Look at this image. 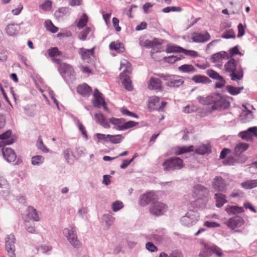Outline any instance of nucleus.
<instances>
[{
    "label": "nucleus",
    "instance_id": "f257e3e1",
    "mask_svg": "<svg viewBox=\"0 0 257 257\" xmlns=\"http://www.w3.org/2000/svg\"><path fill=\"white\" fill-rule=\"evenodd\" d=\"M197 100L203 105H212V110L227 109L230 106V102L219 93H212L207 97L198 96Z\"/></svg>",
    "mask_w": 257,
    "mask_h": 257
},
{
    "label": "nucleus",
    "instance_id": "f03ea898",
    "mask_svg": "<svg viewBox=\"0 0 257 257\" xmlns=\"http://www.w3.org/2000/svg\"><path fill=\"white\" fill-rule=\"evenodd\" d=\"M228 61L224 64V70L229 73L232 81H238L243 77V71L239 61L234 58L228 59Z\"/></svg>",
    "mask_w": 257,
    "mask_h": 257
},
{
    "label": "nucleus",
    "instance_id": "7ed1b4c3",
    "mask_svg": "<svg viewBox=\"0 0 257 257\" xmlns=\"http://www.w3.org/2000/svg\"><path fill=\"white\" fill-rule=\"evenodd\" d=\"M162 165L163 170L166 173L180 170L184 166L183 160L177 157H172L166 159Z\"/></svg>",
    "mask_w": 257,
    "mask_h": 257
},
{
    "label": "nucleus",
    "instance_id": "20e7f679",
    "mask_svg": "<svg viewBox=\"0 0 257 257\" xmlns=\"http://www.w3.org/2000/svg\"><path fill=\"white\" fill-rule=\"evenodd\" d=\"M155 75L166 81V85L169 87H179L184 83L183 78L179 75L163 73H158Z\"/></svg>",
    "mask_w": 257,
    "mask_h": 257
},
{
    "label": "nucleus",
    "instance_id": "39448f33",
    "mask_svg": "<svg viewBox=\"0 0 257 257\" xmlns=\"http://www.w3.org/2000/svg\"><path fill=\"white\" fill-rule=\"evenodd\" d=\"M58 71L68 84L73 83L75 80V72L71 66L66 63L61 64Z\"/></svg>",
    "mask_w": 257,
    "mask_h": 257
},
{
    "label": "nucleus",
    "instance_id": "423d86ee",
    "mask_svg": "<svg viewBox=\"0 0 257 257\" xmlns=\"http://www.w3.org/2000/svg\"><path fill=\"white\" fill-rule=\"evenodd\" d=\"M64 236L69 243L74 247L78 248L81 246V242L78 239L76 229L75 226L65 228L63 230Z\"/></svg>",
    "mask_w": 257,
    "mask_h": 257
},
{
    "label": "nucleus",
    "instance_id": "0eeeda50",
    "mask_svg": "<svg viewBox=\"0 0 257 257\" xmlns=\"http://www.w3.org/2000/svg\"><path fill=\"white\" fill-rule=\"evenodd\" d=\"M199 214L196 211L190 210L180 219V222L182 225L186 226H190L194 225L199 219Z\"/></svg>",
    "mask_w": 257,
    "mask_h": 257
},
{
    "label": "nucleus",
    "instance_id": "6e6552de",
    "mask_svg": "<svg viewBox=\"0 0 257 257\" xmlns=\"http://www.w3.org/2000/svg\"><path fill=\"white\" fill-rule=\"evenodd\" d=\"M5 247L10 257H16L15 243L16 238L14 234L7 235L5 238Z\"/></svg>",
    "mask_w": 257,
    "mask_h": 257
},
{
    "label": "nucleus",
    "instance_id": "1a4fd4ad",
    "mask_svg": "<svg viewBox=\"0 0 257 257\" xmlns=\"http://www.w3.org/2000/svg\"><path fill=\"white\" fill-rule=\"evenodd\" d=\"M167 206L161 202H156L152 203L150 207V212L151 214L159 216L163 215L167 210Z\"/></svg>",
    "mask_w": 257,
    "mask_h": 257
},
{
    "label": "nucleus",
    "instance_id": "9d476101",
    "mask_svg": "<svg viewBox=\"0 0 257 257\" xmlns=\"http://www.w3.org/2000/svg\"><path fill=\"white\" fill-rule=\"evenodd\" d=\"M2 154L4 159L8 163H14V164H17L16 161L17 155L14 150L10 148L6 147L5 146L1 147Z\"/></svg>",
    "mask_w": 257,
    "mask_h": 257
},
{
    "label": "nucleus",
    "instance_id": "9b49d317",
    "mask_svg": "<svg viewBox=\"0 0 257 257\" xmlns=\"http://www.w3.org/2000/svg\"><path fill=\"white\" fill-rule=\"evenodd\" d=\"M212 187L218 193H225L226 191L227 184L222 177L216 176L212 182Z\"/></svg>",
    "mask_w": 257,
    "mask_h": 257
},
{
    "label": "nucleus",
    "instance_id": "f8f14e48",
    "mask_svg": "<svg viewBox=\"0 0 257 257\" xmlns=\"http://www.w3.org/2000/svg\"><path fill=\"white\" fill-rule=\"evenodd\" d=\"M244 221L243 219L238 216L235 215L229 218L226 222L225 224L230 228L233 229L235 228H238L243 225Z\"/></svg>",
    "mask_w": 257,
    "mask_h": 257
},
{
    "label": "nucleus",
    "instance_id": "ddd939ff",
    "mask_svg": "<svg viewBox=\"0 0 257 257\" xmlns=\"http://www.w3.org/2000/svg\"><path fill=\"white\" fill-rule=\"evenodd\" d=\"M210 35L208 32L204 33L193 32L192 34L191 39L195 43H205L210 39Z\"/></svg>",
    "mask_w": 257,
    "mask_h": 257
},
{
    "label": "nucleus",
    "instance_id": "4468645a",
    "mask_svg": "<svg viewBox=\"0 0 257 257\" xmlns=\"http://www.w3.org/2000/svg\"><path fill=\"white\" fill-rule=\"evenodd\" d=\"M12 131L8 130L0 135V148L6 145H10L14 143V139L11 137Z\"/></svg>",
    "mask_w": 257,
    "mask_h": 257
},
{
    "label": "nucleus",
    "instance_id": "2eb2a0df",
    "mask_svg": "<svg viewBox=\"0 0 257 257\" xmlns=\"http://www.w3.org/2000/svg\"><path fill=\"white\" fill-rule=\"evenodd\" d=\"M155 198L156 195L154 192H148L140 196L139 200L140 204L144 206L154 200Z\"/></svg>",
    "mask_w": 257,
    "mask_h": 257
},
{
    "label": "nucleus",
    "instance_id": "dca6fc26",
    "mask_svg": "<svg viewBox=\"0 0 257 257\" xmlns=\"http://www.w3.org/2000/svg\"><path fill=\"white\" fill-rule=\"evenodd\" d=\"M94 99L92 101L94 106L97 108H100L102 104L105 103L104 98L102 97V94L98 90L95 89L93 93Z\"/></svg>",
    "mask_w": 257,
    "mask_h": 257
},
{
    "label": "nucleus",
    "instance_id": "f3484780",
    "mask_svg": "<svg viewBox=\"0 0 257 257\" xmlns=\"http://www.w3.org/2000/svg\"><path fill=\"white\" fill-rule=\"evenodd\" d=\"M208 189L200 184H197L194 187L193 193L196 196L205 198L208 194Z\"/></svg>",
    "mask_w": 257,
    "mask_h": 257
},
{
    "label": "nucleus",
    "instance_id": "a211bd4d",
    "mask_svg": "<svg viewBox=\"0 0 257 257\" xmlns=\"http://www.w3.org/2000/svg\"><path fill=\"white\" fill-rule=\"evenodd\" d=\"M214 199L215 201V205L217 208L222 207L224 204L227 202L226 195L222 192L215 193L214 195Z\"/></svg>",
    "mask_w": 257,
    "mask_h": 257
},
{
    "label": "nucleus",
    "instance_id": "6ab92c4d",
    "mask_svg": "<svg viewBox=\"0 0 257 257\" xmlns=\"http://www.w3.org/2000/svg\"><path fill=\"white\" fill-rule=\"evenodd\" d=\"M228 53L225 51H220L212 55L211 61L212 63L221 62L223 60H228Z\"/></svg>",
    "mask_w": 257,
    "mask_h": 257
},
{
    "label": "nucleus",
    "instance_id": "aec40b11",
    "mask_svg": "<svg viewBox=\"0 0 257 257\" xmlns=\"http://www.w3.org/2000/svg\"><path fill=\"white\" fill-rule=\"evenodd\" d=\"M225 210L228 215H237V214L244 212V209L242 207L236 205H227L226 206Z\"/></svg>",
    "mask_w": 257,
    "mask_h": 257
},
{
    "label": "nucleus",
    "instance_id": "412c9836",
    "mask_svg": "<svg viewBox=\"0 0 257 257\" xmlns=\"http://www.w3.org/2000/svg\"><path fill=\"white\" fill-rule=\"evenodd\" d=\"M91 88L86 83H83L79 85L77 88V92L81 95L84 97H88L92 93Z\"/></svg>",
    "mask_w": 257,
    "mask_h": 257
},
{
    "label": "nucleus",
    "instance_id": "4be33fe9",
    "mask_svg": "<svg viewBox=\"0 0 257 257\" xmlns=\"http://www.w3.org/2000/svg\"><path fill=\"white\" fill-rule=\"evenodd\" d=\"M20 29V25L11 23L7 26L6 28V31L9 36H14L18 34Z\"/></svg>",
    "mask_w": 257,
    "mask_h": 257
},
{
    "label": "nucleus",
    "instance_id": "5701e85b",
    "mask_svg": "<svg viewBox=\"0 0 257 257\" xmlns=\"http://www.w3.org/2000/svg\"><path fill=\"white\" fill-rule=\"evenodd\" d=\"M27 216L34 221H39L40 219L37 210L31 206H28L27 209Z\"/></svg>",
    "mask_w": 257,
    "mask_h": 257
},
{
    "label": "nucleus",
    "instance_id": "b1692460",
    "mask_svg": "<svg viewBox=\"0 0 257 257\" xmlns=\"http://www.w3.org/2000/svg\"><path fill=\"white\" fill-rule=\"evenodd\" d=\"M120 79L121 80L122 85L125 89L128 91H132L133 89L132 80L130 76L125 74L121 73L120 74Z\"/></svg>",
    "mask_w": 257,
    "mask_h": 257
},
{
    "label": "nucleus",
    "instance_id": "393cba45",
    "mask_svg": "<svg viewBox=\"0 0 257 257\" xmlns=\"http://www.w3.org/2000/svg\"><path fill=\"white\" fill-rule=\"evenodd\" d=\"M162 86V82L160 79L152 77L148 83V88L150 90L160 89Z\"/></svg>",
    "mask_w": 257,
    "mask_h": 257
},
{
    "label": "nucleus",
    "instance_id": "a878e982",
    "mask_svg": "<svg viewBox=\"0 0 257 257\" xmlns=\"http://www.w3.org/2000/svg\"><path fill=\"white\" fill-rule=\"evenodd\" d=\"M63 155L66 162L69 165H73L75 160V156L72 150L68 148L63 151Z\"/></svg>",
    "mask_w": 257,
    "mask_h": 257
},
{
    "label": "nucleus",
    "instance_id": "bb28decb",
    "mask_svg": "<svg viewBox=\"0 0 257 257\" xmlns=\"http://www.w3.org/2000/svg\"><path fill=\"white\" fill-rule=\"evenodd\" d=\"M95 48L93 47L90 49H86L83 48L79 49L78 52L81 56V58L85 60H87L93 56L94 53Z\"/></svg>",
    "mask_w": 257,
    "mask_h": 257
},
{
    "label": "nucleus",
    "instance_id": "cd10ccee",
    "mask_svg": "<svg viewBox=\"0 0 257 257\" xmlns=\"http://www.w3.org/2000/svg\"><path fill=\"white\" fill-rule=\"evenodd\" d=\"M94 117L96 121L100 123L104 128H107L110 127L109 122L101 113H96L94 114Z\"/></svg>",
    "mask_w": 257,
    "mask_h": 257
},
{
    "label": "nucleus",
    "instance_id": "c85d7f7f",
    "mask_svg": "<svg viewBox=\"0 0 257 257\" xmlns=\"http://www.w3.org/2000/svg\"><path fill=\"white\" fill-rule=\"evenodd\" d=\"M192 80L196 83L203 84H209L211 82V80L207 77L201 75H195L193 76L192 78Z\"/></svg>",
    "mask_w": 257,
    "mask_h": 257
},
{
    "label": "nucleus",
    "instance_id": "c756f323",
    "mask_svg": "<svg viewBox=\"0 0 257 257\" xmlns=\"http://www.w3.org/2000/svg\"><path fill=\"white\" fill-rule=\"evenodd\" d=\"M207 200L205 198L198 197L197 199L191 203L193 208H203L206 206Z\"/></svg>",
    "mask_w": 257,
    "mask_h": 257
},
{
    "label": "nucleus",
    "instance_id": "7c9ffc66",
    "mask_svg": "<svg viewBox=\"0 0 257 257\" xmlns=\"http://www.w3.org/2000/svg\"><path fill=\"white\" fill-rule=\"evenodd\" d=\"M202 248L199 253V257H209L211 254V246L202 242L201 243Z\"/></svg>",
    "mask_w": 257,
    "mask_h": 257
},
{
    "label": "nucleus",
    "instance_id": "2f4dec72",
    "mask_svg": "<svg viewBox=\"0 0 257 257\" xmlns=\"http://www.w3.org/2000/svg\"><path fill=\"white\" fill-rule=\"evenodd\" d=\"M211 152V146L209 144H202L195 150V153L199 155L209 154Z\"/></svg>",
    "mask_w": 257,
    "mask_h": 257
},
{
    "label": "nucleus",
    "instance_id": "473e14b6",
    "mask_svg": "<svg viewBox=\"0 0 257 257\" xmlns=\"http://www.w3.org/2000/svg\"><path fill=\"white\" fill-rule=\"evenodd\" d=\"M242 188L248 190L257 187V179L248 180L240 184Z\"/></svg>",
    "mask_w": 257,
    "mask_h": 257
},
{
    "label": "nucleus",
    "instance_id": "72a5a7b5",
    "mask_svg": "<svg viewBox=\"0 0 257 257\" xmlns=\"http://www.w3.org/2000/svg\"><path fill=\"white\" fill-rule=\"evenodd\" d=\"M178 70L183 73H191L196 71L195 67L191 64H184L178 67Z\"/></svg>",
    "mask_w": 257,
    "mask_h": 257
},
{
    "label": "nucleus",
    "instance_id": "f704fd0d",
    "mask_svg": "<svg viewBox=\"0 0 257 257\" xmlns=\"http://www.w3.org/2000/svg\"><path fill=\"white\" fill-rule=\"evenodd\" d=\"M226 89L231 95H236L239 94L241 91L244 89V87L243 86L237 87L232 85H227L226 87Z\"/></svg>",
    "mask_w": 257,
    "mask_h": 257
},
{
    "label": "nucleus",
    "instance_id": "c9c22d12",
    "mask_svg": "<svg viewBox=\"0 0 257 257\" xmlns=\"http://www.w3.org/2000/svg\"><path fill=\"white\" fill-rule=\"evenodd\" d=\"M249 147V145L245 143H239L236 145L234 148V152L237 155H239L241 153L246 151Z\"/></svg>",
    "mask_w": 257,
    "mask_h": 257
},
{
    "label": "nucleus",
    "instance_id": "e433bc0d",
    "mask_svg": "<svg viewBox=\"0 0 257 257\" xmlns=\"http://www.w3.org/2000/svg\"><path fill=\"white\" fill-rule=\"evenodd\" d=\"M193 146H190L189 147H179L177 148V150L175 152V154L177 155H180L184 153L191 152L193 151Z\"/></svg>",
    "mask_w": 257,
    "mask_h": 257
},
{
    "label": "nucleus",
    "instance_id": "4c0bfd02",
    "mask_svg": "<svg viewBox=\"0 0 257 257\" xmlns=\"http://www.w3.org/2000/svg\"><path fill=\"white\" fill-rule=\"evenodd\" d=\"M184 57L181 55H171L168 57H165L164 60L167 63L173 64L177 61L181 60Z\"/></svg>",
    "mask_w": 257,
    "mask_h": 257
},
{
    "label": "nucleus",
    "instance_id": "58836bf2",
    "mask_svg": "<svg viewBox=\"0 0 257 257\" xmlns=\"http://www.w3.org/2000/svg\"><path fill=\"white\" fill-rule=\"evenodd\" d=\"M109 48L111 50H114L118 52H122L124 51V49L123 45L121 43H115L112 42L109 44Z\"/></svg>",
    "mask_w": 257,
    "mask_h": 257
},
{
    "label": "nucleus",
    "instance_id": "ea45409f",
    "mask_svg": "<svg viewBox=\"0 0 257 257\" xmlns=\"http://www.w3.org/2000/svg\"><path fill=\"white\" fill-rule=\"evenodd\" d=\"M137 124H138V122H135L133 120H129L127 122H125L124 121L122 125L119 127V131H124L132 128L134 126H135Z\"/></svg>",
    "mask_w": 257,
    "mask_h": 257
},
{
    "label": "nucleus",
    "instance_id": "a19ab883",
    "mask_svg": "<svg viewBox=\"0 0 257 257\" xmlns=\"http://www.w3.org/2000/svg\"><path fill=\"white\" fill-rule=\"evenodd\" d=\"M92 31V28L87 27L85 30L81 31L78 35V38L81 41H85L89 34Z\"/></svg>",
    "mask_w": 257,
    "mask_h": 257
},
{
    "label": "nucleus",
    "instance_id": "79ce46f5",
    "mask_svg": "<svg viewBox=\"0 0 257 257\" xmlns=\"http://www.w3.org/2000/svg\"><path fill=\"white\" fill-rule=\"evenodd\" d=\"M44 162V157L41 155L33 156L31 159L32 165L34 166H40Z\"/></svg>",
    "mask_w": 257,
    "mask_h": 257
},
{
    "label": "nucleus",
    "instance_id": "37998d69",
    "mask_svg": "<svg viewBox=\"0 0 257 257\" xmlns=\"http://www.w3.org/2000/svg\"><path fill=\"white\" fill-rule=\"evenodd\" d=\"M125 119L122 118H117L112 117L109 119V122L116 126V129L119 131V126H121L123 123Z\"/></svg>",
    "mask_w": 257,
    "mask_h": 257
},
{
    "label": "nucleus",
    "instance_id": "c03bdc74",
    "mask_svg": "<svg viewBox=\"0 0 257 257\" xmlns=\"http://www.w3.org/2000/svg\"><path fill=\"white\" fill-rule=\"evenodd\" d=\"M9 185L7 180L2 176H0V192H5L8 191Z\"/></svg>",
    "mask_w": 257,
    "mask_h": 257
},
{
    "label": "nucleus",
    "instance_id": "a18cd8bd",
    "mask_svg": "<svg viewBox=\"0 0 257 257\" xmlns=\"http://www.w3.org/2000/svg\"><path fill=\"white\" fill-rule=\"evenodd\" d=\"M88 21V16L85 14H83L81 17L79 19L78 23L77 25V27L80 29L84 28L87 24Z\"/></svg>",
    "mask_w": 257,
    "mask_h": 257
},
{
    "label": "nucleus",
    "instance_id": "49530a36",
    "mask_svg": "<svg viewBox=\"0 0 257 257\" xmlns=\"http://www.w3.org/2000/svg\"><path fill=\"white\" fill-rule=\"evenodd\" d=\"M47 53L49 56L52 58L56 56H60L62 54L61 52L60 51L58 48L56 47H51L48 49Z\"/></svg>",
    "mask_w": 257,
    "mask_h": 257
},
{
    "label": "nucleus",
    "instance_id": "de8ad7c7",
    "mask_svg": "<svg viewBox=\"0 0 257 257\" xmlns=\"http://www.w3.org/2000/svg\"><path fill=\"white\" fill-rule=\"evenodd\" d=\"M45 24V27L48 31L53 33H55L58 32V28L55 26L50 20H46Z\"/></svg>",
    "mask_w": 257,
    "mask_h": 257
},
{
    "label": "nucleus",
    "instance_id": "09e8293b",
    "mask_svg": "<svg viewBox=\"0 0 257 257\" xmlns=\"http://www.w3.org/2000/svg\"><path fill=\"white\" fill-rule=\"evenodd\" d=\"M36 145H37L38 149L41 150L42 152H43L44 153L49 152V150L44 144L41 136H39L38 137Z\"/></svg>",
    "mask_w": 257,
    "mask_h": 257
},
{
    "label": "nucleus",
    "instance_id": "8fccbe9b",
    "mask_svg": "<svg viewBox=\"0 0 257 257\" xmlns=\"http://www.w3.org/2000/svg\"><path fill=\"white\" fill-rule=\"evenodd\" d=\"M25 113L29 116H34L36 114L35 106L27 105L24 107Z\"/></svg>",
    "mask_w": 257,
    "mask_h": 257
},
{
    "label": "nucleus",
    "instance_id": "3c124183",
    "mask_svg": "<svg viewBox=\"0 0 257 257\" xmlns=\"http://www.w3.org/2000/svg\"><path fill=\"white\" fill-rule=\"evenodd\" d=\"M95 136L97 139V143H104L108 141L109 137H110V135L97 133L95 134Z\"/></svg>",
    "mask_w": 257,
    "mask_h": 257
},
{
    "label": "nucleus",
    "instance_id": "603ef678",
    "mask_svg": "<svg viewBox=\"0 0 257 257\" xmlns=\"http://www.w3.org/2000/svg\"><path fill=\"white\" fill-rule=\"evenodd\" d=\"M240 54L241 55V53L240 52L238 46H235L232 48H231L229 50V54L228 53V59L232 58V57H233L235 55Z\"/></svg>",
    "mask_w": 257,
    "mask_h": 257
},
{
    "label": "nucleus",
    "instance_id": "864d4df0",
    "mask_svg": "<svg viewBox=\"0 0 257 257\" xmlns=\"http://www.w3.org/2000/svg\"><path fill=\"white\" fill-rule=\"evenodd\" d=\"M206 74L210 78L213 79L217 80L219 78H220L221 76L219 75L218 73L212 69H208L206 71Z\"/></svg>",
    "mask_w": 257,
    "mask_h": 257
},
{
    "label": "nucleus",
    "instance_id": "5fc2aeb1",
    "mask_svg": "<svg viewBox=\"0 0 257 257\" xmlns=\"http://www.w3.org/2000/svg\"><path fill=\"white\" fill-rule=\"evenodd\" d=\"M112 209L114 212H117L123 207V203L119 200H116L112 203Z\"/></svg>",
    "mask_w": 257,
    "mask_h": 257
},
{
    "label": "nucleus",
    "instance_id": "6e6d98bb",
    "mask_svg": "<svg viewBox=\"0 0 257 257\" xmlns=\"http://www.w3.org/2000/svg\"><path fill=\"white\" fill-rule=\"evenodd\" d=\"M123 137L121 135H110L108 141L113 144H118L121 142Z\"/></svg>",
    "mask_w": 257,
    "mask_h": 257
},
{
    "label": "nucleus",
    "instance_id": "4d7b16f0",
    "mask_svg": "<svg viewBox=\"0 0 257 257\" xmlns=\"http://www.w3.org/2000/svg\"><path fill=\"white\" fill-rule=\"evenodd\" d=\"M238 136L242 140L246 141H250L252 139V136L250 135L249 133L247 132V130L240 132L238 134Z\"/></svg>",
    "mask_w": 257,
    "mask_h": 257
},
{
    "label": "nucleus",
    "instance_id": "13d9d810",
    "mask_svg": "<svg viewBox=\"0 0 257 257\" xmlns=\"http://www.w3.org/2000/svg\"><path fill=\"white\" fill-rule=\"evenodd\" d=\"M181 50V52L184 53L185 55L191 56L192 57H196L198 56L197 52L194 50H186L184 48H179Z\"/></svg>",
    "mask_w": 257,
    "mask_h": 257
},
{
    "label": "nucleus",
    "instance_id": "bf43d9fd",
    "mask_svg": "<svg viewBox=\"0 0 257 257\" xmlns=\"http://www.w3.org/2000/svg\"><path fill=\"white\" fill-rule=\"evenodd\" d=\"M179 48H182L180 46H176L173 45L168 46L166 49V52L167 53H171L173 52L181 53V50Z\"/></svg>",
    "mask_w": 257,
    "mask_h": 257
},
{
    "label": "nucleus",
    "instance_id": "052dcab7",
    "mask_svg": "<svg viewBox=\"0 0 257 257\" xmlns=\"http://www.w3.org/2000/svg\"><path fill=\"white\" fill-rule=\"evenodd\" d=\"M182 9L180 7H167L162 10V12L165 13H168L172 12H181Z\"/></svg>",
    "mask_w": 257,
    "mask_h": 257
},
{
    "label": "nucleus",
    "instance_id": "680f3d73",
    "mask_svg": "<svg viewBox=\"0 0 257 257\" xmlns=\"http://www.w3.org/2000/svg\"><path fill=\"white\" fill-rule=\"evenodd\" d=\"M8 59V51L3 47L0 48V61L6 62Z\"/></svg>",
    "mask_w": 257,
    "mask_h": 257
},
{
    "label": "nucleus",
    "instance_id": "e2e57ef3",
    "mask_svg": "<svg viewBox=\"0 0 257 257\" xmlns=\"http://www.w3.org/2000/svg\"><path fill=\"white\" fill-rule=\"evenodd\" d=\"M52 2L51 1H46L43 4L40 6V8L45 11H50L52 8Z\"/></svg>",
    "mask_w": 257,
    "mask_h": 257
},
{
    "label": "nucleus",
    "instance_id": "0e129e2a",
    "mask_svg": "<svg viewBox=\"0 0 257 257\" xmlns=\"http://www.w3.org/2000/svg\"><path fill=\"white\" fill-rule=\"evenodd\" d=\"M221 37L224 39L235 38V35L232 29H230L228 31L225 32Z\"/></svg>",
    "mask_w": 257,
    "mask_h": 257
},
{
    "label": "nucleus",
    "instance_id": "69168bd1",
    "mask_svg": "<svg viewBox=\"0 0 257 257\" xmlns=\"http://www.w3.org/2000/svg\"><path fill=\"white\" fill-rule=\"evenodd\" d=\"M120 112L124 115H126V116H128L134 117L137 118L139 117L138 115L137 114L130 111L127 108H124V107L120 109Z\"/></svg>",
    "mask_w": 257,
    "mask_h": 257
},
{
    "label": "nucleus",
    "instance_id": "338daca9",
    "mask_svg": "<svg viewBox=\"0 0 257 257\" xmlns=\"http://www.w3.org/2000/svg\"><path fill=\"white\" fill-rule=\"evenodd\" d=\"M211 253H214L219 257L223 255L221 249L215 245L211 246Z\"/></svg>",
    "mask_w": 257,
    "mask_h": 257
},
{
    "label": "nucleus",
    "instance_id": "774afa93",
    "mask_svg": "<svg viewBox=\"0 0 257 257\" xmlns=\"http://www.w3.org/2000/svg\"><path fill=\"white\" fill-rule=\"evenodd\" d=\"M146 248L151 252H154L158 251L157 247L152 242H147L145 245Z\"/></svg>",
    "mask_w": 257,
    "mask_h": 257
}]
</instances>
